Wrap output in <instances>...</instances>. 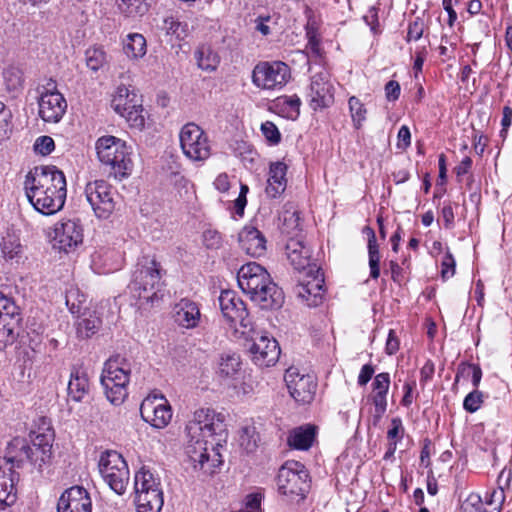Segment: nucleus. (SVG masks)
Returning a JSON list of instances; mask_svg holds the SVG:
<instances>
[{"label": "nucleus", "mask_w": 512, "mask_h": 512, "mask_svg": "<svg viewBox=\"0 0 512 512\" xmlns=\"http://www.w3.org/2000/svg\"><path fill=\"white\" fill-rule=\"evenodd\" d=\"M66 305L73 314H78L81 311V304L85 301L84 295H79L78 290L71 289L66 293Z\"/></svg>", "instance_id": "4d7b16f0"}, {"label": "nucleus", "mask_w": 512, "mask_h": 512, "mask_svg": "<svg viewBox=\"0 0 512 512\" xmlns=\"http://www.w3.org/2000/svg\"><path fill=\"white\" fill-rule=\"evenodd\" d=\"M286 172L285 163L277 161L270 164L265 188V193L269 198L275 199L284 193L287 186Z\"/></svg>", "instance_id": "bb28decb"}, {"label": "nucleus", "mask_w": 512, "mask_h": 512, "mask_svg": "<svg viewBox=\"0 0 512 512\" xmlns=\"http://www.w3.org/2000/svg\"><path fill=\"white\" fill-rule=\"evenodd\" d=\"M101 325V320L96 315L90 314L88 317L80 318L77 322V335L80 338H90L94 335Z\"/></svg>", "instance_id": "a19ab883"}, {"label": "nucleus", "mask_w": 512, "mask_h": 512, "mask_svg": "<svg viewBox=\"0 0 512 512\" xmlns=\"http://www.w3.org/2000/svg\"><path fill=\"white\" fill-rule=\"evenodd\" d=\"M505 500V493L502 486L498 489L492 490L491 493H487L485 497V503L492 507L493 510L500 512L502 509V505Z\"/></svg>", "instance_id": "6e6d98bb"}, {"label": "nucleus", "mask_w": 512, "mask_h": 512, "mask_svg": "<svg viewBox=\"0 0 512 512\" xmlns=\"http://www.w3.org/2000/svg\"><path fill=\"white\" fill-rule=\"evenodd\" d=\"M222 314L230 327L241 336L249 335L252 331V321L244 302L235 291L223 290L219 296Z\"/></svg>", "instance_id": "9d476101"}, {"label": "nucleus", "mask_w": 512, "mask_h": 512, "mask_svg": "<svg viewBox=\"0 0 512 512\" xmlns=\"http://www.w3.org/2000/svg\"><path fill=\"white\" fill-rule=\"evenodd\" d=\"M203 244L207 249L217 250L222 247L223 239L221 234L212 229L203 232Z\"/></svg>", "instance_id": "bf43d9fd"}, {"label": "nucleus", "mask_w": 512, "mask_h": 512, "mask_svg": "<svg viewBox=\"0 0 512 512\" xmlns=\"http://www.w3.org/2000/svg\"><path fill=\"white\" fill-rule=\"evenodd\" d=\"M186 432L185 454L195 471L204 475H211L222 464L220 447L213 448L210 439L202 434H191Z\"/></svg>", "instance_id": "0eeeda50"}, {"label": "nucleus", "mask_w": 512, "mask_h": 512, "mask_svg": "<svg viewBox=\"0 0 512 512\" xmlns=\"http://www.w3.org/2000/svg\"><path fill=\"white\" fill-rule=\"evenodd\" d=\"M138 102L136 93L130 91L126 86L120 85L113 95L111 106L117 114L121 115L130 108L134 109Z\"/></svg>", "instance_id": "7c9ffc66"}, {"label": "nucleus", "mask_w": 512, "mask_h": 512, "mask_svg": "<svg viewBox=\"0 0 512 512\" xmlns=\"http://www.w3.org/2000/svg\"><path fill=\"white\" fill-rule=\"evenodd\" d=\"M244 337L250 338L253 341L249 351L253 362L257 366L270 367L278 361L280 348L274 338H269L266 334L256 332L253 327L250 334Z\"/></svg>", "instance_id": "dca6fc26"}, {"label": "nucleus", "mask_w": 512, "mask_h": 512, "mask_svg": "<svg viewBox=\"0 0 512 512\" xmlns=\"http://www.w3.org/2000/svg\"><path fill=\"white\" fill-rule=\"evenodd\" d=\"M183 153L192 161H204L211 154V147L205 132L196 124L188 123L180 132Z\"/></svg>", "instance_id": "f8f14e48"}, {"label": "nucleus", "mask_w": 512, "mask_h": 512, "mask_svg": "<svg viewBox=\"0 0 512 512\" xmlns=\"http://www.w3.org/2000/svg\"><path fill=\"white\" fill-rule=\"evenodd\" d=\"M116 191L104 180L90 182L85 187V196L99 219H107L115 209Z\"/></svg>", "instance_id": "4468645a"}, {"label": "nucleus", "mask_w": 512, "mask_h": 512, "mask_svg": "<svg viewBox=\"0 0 512 512\" xmlns=\"http://www.w3.org/2000/svg\"><path fill=\"white\" fill-rule=\"evenodd\" d=\"M483 501L479 494L471 493L461 504L462 512H480Z\"/></svg>", "instance_id": "680f3d73"}, {"label": "nucleus", "mask_w": 512, "mask_h": 512, "mask_svg": "<svg viewBox=\"0 0 512 512\" xmlns=\"http://www.w3.org/2000/svg\"><path fill=\"white\" fill-rule=\"evenodd\" d=\"M121 117L125 118L127 123L137 129H142L145 125V117L143 115V107L138 102L136 104V107L134 109L126 110L125 113L120 115Z\"/></svg>", "instance_id": "de8ad7c7"}, {"label": "nucleus", "mask_w": 512, "mask_h": 512, "mask_svg": "<svg viewBox=\"0 0 512 512\" xmlns=\"http://www.w3.org/2000/svg\"><path fill=\"white\" fill-rule=\"evenodd\" d=\"M241 371L240 356L236 353H224L218 363L217 373L223 378H236Z\"/></svg>", "instance_id": "473e14b6"}, {"label": "nucleus", "mask_w": 512, "mask_h": 512, "mask_svg": "<svg viewBox=\"0 0 512 512\" xmlns=\"http://www.w3.org/2000/svg\"><path fill=\"white\" fill-rule=\"evenodd\" d=\"M456 262L451 253L447 252L441 263V276L443 279H449L455 274Z\"/></svg>", "instance_id": "338daca9"}, {"label": "nucleus", "mask_w": 512, "mask_h": 512, "mask_svg": "<svg viewBox=\"0 0 512 512\" xmlns=\"http://www.w3.org/2000/svg\"><path fill=\"white\" fill-rule=\"evenodd\" d=\"M53 247L64 252L74 250L83 242V227L79 220H64L55 225Z\"/></svg>", "instance_id": "6ab92c4d"}, {"label": "nucleus", "mask_w": 512, "mask_h": 512, "mask_svg": "<svg viewBox=\"0 0 512 512\" xmlns=\"http://www.w3.org/2000/svg\"><path fill=\"white\" fill-rule=\"evenodd\" d=\"M162 29L166 34L175 36L180 40L185 39L190 33L189 24L173 16L164 19Z\"/></svg>", "instance_id": "ea45409f"}, {"label": "nucleus", "mask_w": 512, "mask_h": 512, "mask_svg": "<svg viewBox=\"0 0 512 512\" xmlns=\"http://www.w3.org/2000/svg\"><path fill=\"white\" fill-rule=\"evenodd\" d=\"M423 31H424L423 22H421L419 20H415V21L411 22L408 26L407 40L408 41L419 40L423 35Z\"/></svg>", "instance_id": "774afa93"}, {"label": "nucleus", "mask_w": 512, "mask_h": 512, "mask_svg": "<svg viewBox=\"0 0 512 512\" xmlns=\"http://www.w3.org/2000/svg\"><path fill=\"white\" fill-rule=\"evenodd\" d=\"M21 320L19 306L12 298L0 292V350L14 343Z\"/></svg>", "instance_id": "ddd939ff"}, {"label": "nucleus", "mask_w": 512, "mask_h": 512, "mask_svg": "<svg viewBox=\"0 0 512 512\" xmlns=\"http://www.w3.org/2000/svg\"><path fill=\"white\" fill-rule=\"evenodd\" d=\"M390 387V375L387 372H382L374 377L372 383V393L388 394Z\"/></svg>", "instance_id": "052dcab7"}, {"label": "nucleus", "mask_w": 512, "mask_h": 512, "mask_svg": "<svg viewBox=\"0 0 512 512\" xmlns=\"http://www.w3.org/2000/svg\"><path fill=\"white\" fill-rule=\"evenodd\" d=\"M259 440L258 435L256 434L254 428H244L240 435V445L247 451L252 452L257 447V442Z\"/></svg>", "instance_id": "603ef678"}, {"label": "nucleus", "mask_w": 512, "mask_h": 512, "mask_svg": "<svg viewBox=\"0 0 512 512\" xmlns=\"http://www.w3.org/2000/svg\"><path fill=\"white\" fill-rule=\"evenodd\" d=\"M39 115L45 122L58 123L67 109L64 96L58 91H46L39 99Z\"/></svg>", "instance_id": "412c9836"}, {"label": "nucleus", "mask_w": 512, "mask_h": 512, "mask_svg": "<svg viewBox=\"0 0 512 512\" xmlns=\"http://www.w3.org/2000/svg\"><path fill=\"white\" fill-rule=\"evenodd\" d=\"M284 380L291 397L300 404H309L314 399L317 381L312 374L302 373L297 367H289Z\"/></svg>", "instance_id": "2eb2a0df"}, {"label": "nucleus", "mask_w": 512, "mask_h": 512, "mask_svg": "<svg viewBox=\"0 0 512 512\" xmlns=\"http://www.w3.org/2000/svg\"><path fill=\"white\" fill-rule=\"evenodd\" d=\"M138 512H161L164 499L161 489H154L136 493Z\"/></svg>", "instance_id": "c85d7f7f"}, {"label": "nucleus", "mask_w": 512, "mask_h": 512, "mask_svg": "<svg viewBox=\"0 0 512 512\" xmlns=\"http://www.w3.org/2000/svg\"><path fill=\"white\" fill-rule=\"evenodd\" d=\"M286 254L295 270L299 273L308 271L310 266H318L311 259V251L302 240L290 238L286 244Z\"/></svg>", "instance_id": "393cba45"}, {"label": "nucleus", "mask_w": 512, "mask_h": 512, "mask_svg": "<svg viewBox=\"0 0 512 512\" xmlns=\"http://www.w3.org/2000/svg\"><path fill=\"white\" fill-rule=\"evenodd\" d=\"M348 105L353 125L356 129H360L363 122L366 120L367 109L356 96L349 98Z\"/></svg>", "instance_id": "c03bdc74"}, {"label": "nucleus", "mask_w": 512, "mask_h": 512, "mask_svg": "<svg viewBox=\"0 0 512 512\" xmlns=\"http://www.w3.org/2000/svg\"><path fill=\"white\" fill-rule=\"evenodd\" d=\"M0 250L2 257L6 261H18L22 253V245L19 237L15 233L7 231L6 235L2 237L0 242Z\"/></svg>", "instance_id": "72a5a7b5"}, {"label": "nucleus", "mask_w": 512, "mask_h": 512, "mask_svg": "<svg viewBox=\"0 0 512 512\" xmlns=\"http://www.w3.org/2000/svg\"><path fill=\"white\" fill-rule=\"evenodd\" d=\"M277 485L287 502L298 504L310 490L309 472L302 463L288 460L279 469Z\"/></svg>", "instance_id": "39448f33"}, {"label": "nucleus", "mask_w": 512, "mask_h": 512, "mask_svg": "<svg viewBox=\"0 0 512 512\" xmlns=\"http://www.w3.org/2000/svg\"><path fill=\"white\" fill-rule=\"evenodd\" d=\"M276 106L286 113L287 118L296 119L300 114L301 100L297 95L282 96L277 99Z\"/></svg>", "instance_id": "79ce46f5"}, {"label": "nucleus", "mask_w": 512, "mask_h": 512, "mask_svg": "<svg viewBox=\"0 0 512 512\" xmlns=\"http://www.w3.org/2000/svg\"><path fill=\"white\" fill-rule=\"evenodd\" d=\"M241 249L251 257H260L266 252V238L257 228L245 226L238 235Z\"/></svg>", "instance_id": "b1692460"}, {"label": "nucleus", "mask_w": 512, "mask_h": 512, "mask_svg": "<svg viewBox=\"0 0 512 512\" xmlns=\"http://www.w3.org/2000/svg\"><path fill=\"white\" fill-rule=\"evenodd\" d=\"M310 105L314 110L326 108L333 104V86L323 73L315 74L310 84Z\"/></svg>", "instance_id": "5701e85b"}, {"label": "nucleus", "mask_w": 512, "mask_h": 512, "mask_svg": "<svg viewBox=\"0 0 512 512\" xmlns=\"http://www.w3.org/2000/svg\"><path fill=\"white\" fill-rule=\"evenodd\" d=\"M124 51L129 58H141L146 54V40L139 33L129 34L124 42Z\"/></svg>", "instance_id": "4c0bfd02"}, {"label": "nucleus", "mask_w": 512, "mask_h": 512, "mask_svg": "<svg viewBox=\"0 0 512 512\" xmlns=\"http://www.w3.org/2000/svg\"><path fill=\"white\" fill-rule=\"evenodd\" d=\"M173 317L175 322L187 329H193L198 326L201 318V313L198 305L189 300L182 299L174 306Z\"/></svg>", "instance_id": "a878e982"}, {"label": "nucleus", "mask_w": 512, "mask_h": 512, "mask_svg": "<svg viewBox=\"0 0 512 512\" xmlns=\"http://www.w3.org/2000/svg\"><path fill=\"white\" fill-rule=\"evenodd\" d=\"M153 0H117L119 10L128 17H141L151 7Z\"/></svg>", "instance_id": "c9c22d12"}, {"label": "nucleus", "mask_w": 512, "mask_h": 512, "mask_svg": "<svg viewBox=\"0 0 512 512\" xmlns=\"http://www.w3.org/2000/svg\"><path fill=\"white\" fill-rule=\"evenodd\" d=\"M142 419L151 426L162 429L172 419V409L164 396H148L140 405Z\"/></svg>", "instance_id": "a211bd4d"}, {"label": "nucleus", "mask_w": 512, "mask_h": 512, "mask_svg": "<svg viewBox=\"0 0 512 512\" xmlns=\"http://www.w3.org/2000/svg\"><path fill=\"white\" fill-rule=\"evenodd\" d=\"M185 431L193 434H202L210 439V445L222 447L227 441V430L224 423V416L211 408H200L194 412L185 428Z\"/></svg>", "instance_id": "6e6552de"}, {"label": "nucleus", "mask_w": 512, "mask_h": 512, "mask_svg": "<svg viewBox=\"0 0 512 512\" xmlns=\"http://www.w3.org/2000/svg\"><path fill=\"white\" fill-rule=\"evenodd\" d=\"M297 286L298 295L303 298L309 306H318L322 302L325 292L324 274L319 266H310L308 271L300 273Z\"/></svg>", "instance_id": "f3484780"}, {"label": "nucleus", "mask_w": 512, "mask_h": 512, "mask_svg": "<svg viewBox=\"0 0 512 512\" xmlns=\"http://www.w3.org/2000/svg\"><path fill=\"white\" fill-rule=\"evenodd\" d=\"M15 466L16 460H12V454H9L8 457H0V487L12 492L17 480V474L13 470Z\"/></svg>", "instance_id": "f704fd0d"}, {"label": "nucleus", "mask_w": 512, "mask_h": 512, "mask_svg": "<svg viewBox=\"0 0 512 512\" xmlns=\"http://www.w3.org/2000/svg\"><path fill=\"white\" fill-rule=\"evenodd\" d=\"M4 83L9 92H17L23 85L22 71L17 67H8L3 72Z\"/></svg>", "instance_id": "a18cd8bd"}, {"label": "nucleus", "mask_w": 512, "mask_h": 512, "mask_svg": "<svg viewBox=\"0 0 512 512\" xmlns=\"http://www.w3.org/2000/svg\"><path fill=\"white\" fill-rule=\"evenodd\" d=\"M316 436V427L310 424L299 426L290 431L287 443L296 450H308Z\"/></svg>", "instance_id": "cd10ccee"}, {"label": "nucleus", "mask_w": 512, "mask_h": 512, "mask_svg": "<svg viewBox=\"0 0 512 512\" xmlns=\"http://www.w3.org/2000/svg\"><path fill=\"white\" fill-rule=\"evenodd\" d=\"M68 396L75 402H80L89 390V380L87 374L79 369L71 372L68 383Z\"/></svg>", "instance_id": "c756f323"}, {"label": "nucleus", "mask_w": 512, "mask_h": 512, "mask_svg": "<svg viewBox=\"0 0 512 512\" xmlns=\"http://www.w3.org/2000/svg\"><path fill=\"white\" fill-rule=\"evenodd\" d=\"M290 68L282 61L260 62L252 72V82L264 90H279L290 79Z\"/></svg>", "instance_id": "9b49d317"}, {"label": "nucleus", "mask_w": 512, "mask_h": 512, "mask_svg": "<svg viewBox=\"0 0 512 512\" xmlns=\"http://www.w3.org/2000/svg\"><path fill=\"white\" fill-rule=\"evenodd\" d=\"M237 280L241 290L261 309H278L283 305V291L258 263L250 262L243 265L238 271Z\"/></svg>", "instance_id": "f03ea898"}, {"label": "nucleus", "mask_w": 512, "mask_h": 512, "mask_svg": "<svg viewBox=\"0 0 512 512\" xmlns=\"http://www.w3.org/2000/svg\"><path fill=\"white\" fill-rule=\"evenodd\" d=\"M12 130V112L0 101V139L8 138Z\"/></svg>", "instance_id": "3c124183"}, {"label": "nucleus", "mask_w": 512, "mask_h": 512, "mask_svg": "<svg viewBox=\"0 0 512 512\" xmlns=\"http://www.w3.org/2000/svg\"><path fill=\"white\" fill-rule=\"evenodd\" d=\"M483 403V394L479 390L470 392L464 399L463 407L470 413L476 412Z\"/></svg>", "instance_id": "13d9d810"}, {"label": "nucleus", "mask_w": 512, "mask_h": 512, "mask_svg": "<svg viewBox=\"0 0 512 512\" xmlns=\"http://www.w3.org/2000/svg\"><path fill=\"white\" fill-rule=\"evenodd\" d=\"M135 492L149 491L159 488L158 479L151 473L150 470L142 467L136 474L134 479Z\"/></svg>", "instance_id": "58836bf2"}, {"label": "nucleus", "mask_w": 512, "mask_h": 512, "mask_svg": "<svg viewBox=\"0 0 512 512\" xmlns=\"http://www.w3.org/2000/svg\"><path fill=\"white\" fill-rule=\"evenodd\" d=\"M24 190L27 199L38 212L53 215L65 204L66 178L56 166H35L25 176Z\"/></svg>", "instance_id": "f257e3e1"}, {"label": "nucleus", "mask_w": 512, "mask_h": 512, "mask_svg": "<svg viewBox=\"0 0 512 512\" xmlns=\"http://www.w3.org/2000/svg\"><path fill=\"white\" fill-rule=\"evenodd\" d=\"M197 66L205 72H214L220 64V56L208 45L199 46L194 52Z\"/></svg>", "instance_id": "2f4dec72"}, {"label": "nucleus", "mask_w": 512, "mask_h": 512, "mask_svg": "<svg viewBox=\"0 0 512 512\" xmlns=\"http://www.w3.org/2000/svg\"><path fill=\"white\" fill-rule=\"evenodd\" d=\"M370 399L375 407V415L381 418L387 410V394L372 393Z\"/></svg>", "instance_id": "69168bd1"}, {"label": "nucleus", "mask_w": 512, "mask_h": 512, "mask_svg": "<svg viewBox=\"0 0 512 512\" xmlns=\"http://www.w3.org/2000/svg\"><path fill=\"white\" fill-rule=\"evenodd\" d=\"M42 449H35L26 439L16 437L8 446V454H12V460H16V467H20L24 461L37 465L39 468L51 457V455H43Z\"/></svg>", "instance_id": "4be33fe9"}, {"label": "nucleus", "mask_w": 512, "mask_h": 512, "mask_svg": "<svg viewBox=\"0 0 512 512\" xmlns=\"http://www.w3.org/2000/svg\"><path fill=\"white\" fill-rule=\"evenodd\" d=\"M264 497V490L261 488H256L252 492L245 495L243 499V506L247 510V512H254L256 510H260Z\"/></svg>", "instance_id": "09e8293b"}, {"label": "nucleus", "mask_w": 512, "mask_h": 512, "mask_svg": "<svg viewBox=\"0 0 512 512\" xmlns=\"http://www.w3.org/2000/svg\"><path fill=\"white\" fill-rule=\"evenodd\" d=\"M472 379V384L474 387H478L481 377H482V371L481 368L477 365H467L462 368L458 369V372L456 374V382L459 380L461 376H470Z\"/></svg>", "instance_id": "5fc2aeb1"}, {"label": "nucleus", "mask_w": 512, "mask_h": 512, "mask_svg": "<svg viewBox=\"0 0 512 512\" xmlns=\"http://www.w3.org/2000/svg\"><path fill=\"white\" fill-rule=\"evenodd\" d=\"M278 17L275 15H259L254 23L255 30L261 33L263 36H268L274 26L277 25Z\"/></svg>", "instance_id": "8fccbe9b"}, {"label": "nucleus", "mask_w": 512, "mask_h": 512, "mask_svg": "<svg viewBox=\"0 0 512 512\" xmlns=\"http://www.w3.org/2000/svg\"><path fill=\"white\" fill-rule=\"evenodd\" d=\"M404 435V427L402 420L398 417L391 420V427L387 431V438L389 442L400 441Z\"/></svg>", "instance_id": "0e129e2a"}, {"label": "nucleus", "mask_w": 512, "mask_h": 512, "mask_svg": "<svg viewBox=\"0 0 512 512\" xmlns=\"http://www.w3.org/2000/svg\"><path fill=\"white\" fill-rule=\"evenodd\" d=\"M99 472L103 480L118 495H122L129 482V469L122 455L108 450L100 455Z\"/></svg>", "instance_id": "1a4fd4ad"}, {"label": "nucleus", "mask_w": 512, "mask_h": 512, "mask_svg": "<svg viewBox=\"0 0 512 512\" xmlns=\"http://www.w3.org/2000/svg\"><path fill=\"white\" fill-rule=\"evenodd\" d=\"M162 269L155 258L143 256L136 264L128 289L137 299L153 302L162 288Z\"/></svg>", "instance_id": "7ed1b4c3"}, {"label": "nucleus", "mask_w": 512, "mask_h": 512, "mask_svg": "<svg viewBox=\"0 0 512 512\" xmlns=\"http://www.w3.org/2000/svg\"><path fill=\"white\" fill-rule=\"evenodd\" d=\"M96 151L99 161L110 168V175L121 179L131 173V152L123 140L114 136L101 137L96 142Z\"/></svg>", "instance_id": "423d86ee"}, {"label": "nucleus", "mask_w": 512, "mask_h": 512, "mask_svg": "<svg viewBox=\"0 0 512 512\" xmlns=\"http://www.w3.org/2000/svg\"><path fill=\"white\" fill-rule=\"evenodd\" d=\"M92 500L88 491L82 486L66 489L57 503V512H91Z\"/></svg>", "instance_id": "aec40b11"}, {"label": "nucleus", "mask_w": 512, "mask_h": 512, "mask_svg": "<svg viewBox=\"0 0 512 512\" xmlns=\"http://www.w3.org/2000/svg\"><path fill=\"white\" fill-rule=\"evenodd\" d=\"M86 65L92 71H98L107 62V56L102 47H90L85 52Z\"/></svg>", "instance_id": "37998d69"}, {"label": "nucleus", "mask_w": 512, "mask_h": 512, "mask_svg": "<svg viewBox=\"0 0 512 512\" xmlns=\"http://www.w3.org/2000/svg\"><path fill=\"white\" fill-rule=\"evenodd\" d=\"M368 231L369 239H368V255H369V268H370V277L372 279H377L380 275V253L378 244L376 241L375 232L372 228L366 227Z\"/></svg>", "instance_id": "e433bc0d"}, {"label": "nucleus", "mask_w": 512, "mask_h": 512, "mask_svg": "<svg viewBox=\"0 0 512 512\" xmlns=\"http://www.w3.org/2000/svg\"><path fill=\"white\" fill-rule=\"evenodd\" d=\"M54 440V434L50 429L43 433H34V437L32 438V446H35V449H42L43 455H51L52 454V442Z\"/></svg>", "instance_id": "49530a36"}, {"label": "nucleus", "mask_w": 512, "mask_h": 512, "mask_svg": "<svg viewBox=\"0 0 512 512\" xmlns=\"http://www.w3.org/2000/svg\"><path fill=\"white\" fill-rule=\"evenodd\" d=\"M131 363L121 355L110 357L104 364L101 384L107 399L114 405L121 404L128 395Z\"/></svg>", "instance_id": "20e7f679"}, {"label": "nucleus", "mask_w": 512, "mask_h": 512, "mask_svg": "<svg viewBox=\"0 0 512 512\" xmlns=\"http://www.w3.org/2000/svg\"><path fill=\"white\" fill-rule=\"evenodd\" d=\"M55 148V143L50 136H40L34 143V150L43 156L50 154Z\"/></svg>", "instance_id": "e2e57ef3"}, {"label": "nucleus", "mask_w": 512, "mask_h": 512, "mask_svg": "<svg viewBox=\"0 0 512 512\" xmlns=\"http://www.w3.org/2000/svg\"><path fill=\"white\" fill-rule=\"evenodd\" d=\"M261 132L270 145H277L281 141V134L277 126L271 122L266 121L261 124Z\"/></svg>", "instance_id": "864d4df0"}]
</instances>
